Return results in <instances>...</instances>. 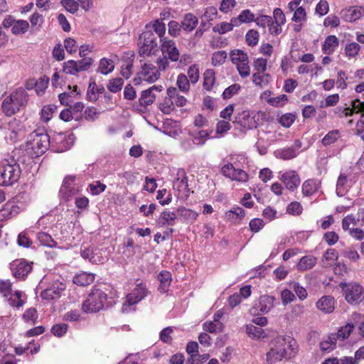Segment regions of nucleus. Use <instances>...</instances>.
Instances as JSON below:
<instances>
[{
  "label": "nucleus",
  "instance_id": "nucleus-17",
  "mask_svg": "<svg viewBox=\"0 0 364 364\" xmlns=\"http://www.w3.org/2000/svg\"><path fill=\"white\" fill-rule=\"evenodd\" d=\"M74 139L73 134L59 133L55 135L50 144L56 152L60 153L70 149L74 144Z\"/></svg>",
  "mask_w": 364,
  "mask_h": 364
},
{
  "label": "nucleus",
  "instance_id": "nucleus-53",
  "mask_svg": "<svg viewBox=\"0 0 364 364\" xmlns=\"http://www.w3.org/2000/svg\"><path fill=\"white\" fill-rule=\"evenodd\" d=\"M156 199L161 205H166L171 203L172 196L169 191L163 188L157 191Z\"/></svg>",
  "mask_w": 364,
  "mask_h": 364
},
{
  "label": "nucleus",
  "instance_id": "nucleus-19",
  "mask_svg": "<svg viewBox=\"0 0 364 364\" xmlns=\"http://www.w3.org/2000/svg\"><path fill=\"white\" fill-rule=\"evenodd\" d=\"M279 179L284 184L287 189L294 191L299 186L301 180L296 171L289 170L279 173Z\"/></svg>",
  "mask_w": 364,
  "mask_h": 364
},
{
  "label": "nucleus",
  "instance_id": "nucleus-33",
  "mask_svg": "<svg viewBox=\"0 0 364 364\" xmlns=\"http://www.w3.org/2000/svg\"><path fill=\"white\" fill-rule=\"evenodd\" d=\"M11 306L19 308L26 302V296L21 291H13L8 297L6 298Z\"/></svg>",
  "mask_w": 364,
  "mask_h": 364
},
{
  "label": "nucleus",
  "instance_id": "nucleus-38",
  "mask_svg": "<svg viewBox=\"0 0 364 364\" xmlns=\"http://www.w3.org/2000/svg\"><path fill=\"white\" fill-rule=\"evenodd\" d=\"M213 133V130L202 129L197 132L195 134H191V136H193V143L197 146H203L205 141L210 138V135Z\"/></svg>",
  "mask_w": 364,
  "mask_h": 364
},
{
  "label": "nucleus",
  "instance_id": "nucleus-22",
  "mask_svg": "<svg viewBox=\"0 0 364 364\" xmlns=\"http://www.w3.org/2000/svg\"><path fill=\"white\" fill-rule=\"evenodd\" d=\"M173 188L178 192V195L187 196L188 193V178L185 171L179 169L177 171L176 177L173 182Z\"/></svg>",
  "mask_w": 364,
  "mask_h": 364
},
{
  "label": "nucleus",
  "instance_id": "nucleus-14",
  "mask_svg": "<svg viewBox=\"0 0 364 364\" xmlns=\"http://www.w3.org/2000/svg\"><path fill=\"white\" fill-rule=\"evenodd\" d=\"M156 47V38L151 31H144L140 35L139 42V53L140 55H150Z\"/></svg>",
  "mask_w": 364,
  "mask_h": 364
},
{
  "label": "nucleus",
  "instance_id": "nucleus-48",
  "mask_svg": "<svg viewBox=\"0 0 364 364\" xmlns=\"http://www.w3.org/2000/svg\"><path fill=\"white\" fill-rule=\"evenodd\" d=\"M29 28V23L26 20H16L11 28V33L14 35H22L26 33Z\"/></svg>",
  "mask_w": 364,
  "mask_h": 364
},
{
  "label": "nucleus",
  "instance_id": "nucleus-7",
  "mask_svg": "<svg viewBox=\"0 0 364 364\" xmlns=\"http://www.w3.org/2000/svg\"><path fill=\"white\" fill-rule=\"evenodd\" d=\"M27 102V95L22 88L14 90L2 102V109L6 116H11L25 106Z\"/></svg>",
  "mask_w": 364,
  "mask_h": 364
},
{
  "label": "nucleus",
  "instance_id": "nucleus-24",
  "mask_svg": "<svg viewBox=\"0 0 364 364\" xmlns=\"http://www.w3.org/2000/svg\"><path fill=\"white\" fill-rule=\"evenodd\" d=\"M336 301L331 296H323L316 303V308L323 314H331L335 309Z\"/></svg>",
  "mask_w": 364,
  "mask_h": 364
},
{
  "label": "nucleus",
  "instance_id": "nucleus-35",
  "mask_svg": "<svg viewBox=\"0 0 364 364\" xmlns=\"http://www.w3.org/2000/svg\"><path fill=\"white\" fill-rule=\"evenodd\" d=\"M275 298L269 295L260 296L258 303V309L262 314L268 313L274 306Z\"/></svg>",
  "mask_w": 364,
  "mask_h": 364
},
{
  "label": "nucleus",
  "instance_id": "nucleus-31",
  "mask_svg": "<svg viewBox=\"0 0 364 364\" xmlns=\"http://www.w3.org/2000/svg\"><path fill=\"white\" fill-rule=\"evenodd\" d=\"M198 23V18L191 13L185 14L181 23V29L187 32L193 31Z\"/></svg>",
  "mask_w": 364,
  "mask_h": 364
},
{
  "label": "nucleus",
  "instance_id": "nucleus-59",
  "mask_svg": "<svg viewBox=\"0 0 364 364\" xmlns=\"http://www.w3.org/2000/svg\"><path fill=\"white\" fill-rule=\"evenodd\" d=\"M37 239L39 242L44 246L54 247L56 242L53 240L52 237L46 232H41L37 234Z\"/></svg>",
  "mask_w": 364,
  "mask_h": 364
},
{
  "label": "nucleus",
  "instance_id": "nucleus-32",
  "mask_svg": "<svg viewBox=\"0 0 364 364\" xmlns=\"http://www.w3.org/2000/svg\"><path fill=\"white\" fill-rule=\"evenodd\" d=\"M339 46V41L334 35L328 36L322 45V51L325 54L331 55Z\"/></svg>",
  "mask_w": 364,
  "mask_h": 364
},
{
  "label": "nucleus",
  "instance_id": "nucleus-55",
  "mask_svg": "<svg viewBox=\"0 0 364 364\" xmlns=\"http://www.w3.org/2000/svg\"><path fill=\"white\" fill-rule=\"evenodd\" d=\"M289 287L294 290L300 300L303 301L307 298L308 293L306 289L304 287L301 286L299 283L292 282L289 283Z\"/></svg>",
  "mask_w": 364,
  "mask_h": 364
},
{
  "label": "nucleus",
  "instance_id": "nucleus-3",
  "mask_svg": "<svg viewBox=\"0 0 364 364\" xmlns=\"http://www.w3.org/2000/svg\"><path fill=\"white\" fill-rule=\"evenodd\" d=\"M21 169L14 160H4L0 164V186H11L18 182L21 177Z\"/></svg>",
  "mask_w": 364,
  "mask_h": 364
},
{
  "label": "nucleus",
  "instance_id": "nucleus-61",
  "mask_svg": "<svg viewBox=\"0 0 364 364\" xmlns=\"http://www.w3.org/2000/svg\"><path fill=\"white\" fill-rule=\"evenodd\" d=\"M133 60L128 58L122 63L121 67V75L125 78L128 79L131 77L133 73Z\"/></svg>",
  "mask_w": 364,
  "mask_h": 364
},
{
  "label": "nucleus",
  "instance_id": "nucleus-2",
  "mask_svg": "<svg viewBox=\"0 0 364 364\" xmlns=\"http://www.w3.org/2000/svg\"><path fill=\"white\" fill-rule=\"evenodd\" d=\"M50 144V136L44 132H33L26 144V151L32 158H36L44 154Z\"/></svg>",
  "mask_w": 364,
  "mask_h": 364
},
{
  "label": "nucleus",
  "instance_id": "nucleus-57",
  "mask_svg": "<svg viewBox=\"0 0 364 364\" xmlns=\"http://www.w3.org/2000/svg\"><path fill=\"white\" fill-rule=\"evenodd\" d=\"M29 21L32 28L39 30L44 22V17L39 12H34L29 18Z\"/></svg>",
  "mask_w": 364,
  "mask_h": 364
},
{
  "label": "nucleus",
  "instance_id": "nucleus-52",
  "mask_svg": "<svg viewBox=\"0 0 364 364\" xmlns=\"http://www.w3.org/2000/svg\"><path fill=\"white\" fill-rule=\"evenodd\" d=\"M215 83V72L213 70H207L203 74V87L206 90H210Z\"/></svg>",
  "mask_w": 364,
  "mask_h": 364
},
{
  "label": "nucleus",
  "instance_id": "nucleus-29",
  "mask_svg": "<svg viewBox=\"0 0 364 364\" xmlns=\"http://www.w3.org/2000/svg\"><path fill=\"white\" fill-rule=\"evenodd\" d=\"M176 218L177 216L174 212L165 210L161 213L157 220V224L160 227L166 225L173 226L176 223Z\"/></svg>",
  "mask_w": 364,
  "mask_h": 364
},
{
  "label": "nucleus",
  "instance_id": "nucleus-20",
  "mask_svg": "<svg viewBox=\"0 0 364 364\" xmlns=\"http://www.w3.org/2000/svg\"><path fill=\"white\" fill-rule=\"evenodd\" d=\"M161 42V52L166 54L168 59L172 62H176L179 60L180 52L177 48L175 42L173 40L163 38Z\"/></svg>",
  "mask_w": 364,
  "mask_h": 364
},
{
  "label": "nucleus",
  "instance_id": "nucleus-54",
  "mask_svg": "<svg viewBox=\"0 0 364 364\" xmlns=\"http://www.w3.org/2000/svg\"><path fill=\"white\" fill-rule=\"evenodd\" d=\"M151 25L154 31L160 38V41H161L163 38H167V37L164 36L166 33V25L161 20H155L151 22Z\"/></svg>",
  "mask_w": 364,
  "mask_h": 364
},
{
  "label": "nucleus",
  "instance_id": "nucleus-23",
  "mask_svg": "<svg viewBox=\"0 0 364 364\" xmlns=\"http://www.w3.org/2000/svg\"><path fill=\"white\" fill-rule=\"evenodd\" d=\"M346 21L354 22L364 16V7L360 6H350L341 11Z\"/></svg>",
  "mask_w": 364,
  "mask_h": 364
},
{
  "label": "nucleus",
  "instance_id": "nucleus-30",
  "mask_svg": "<svg viewBox=\"0 0 364 364\" xmlns=\"http://www.w3.org/2000/svg\"><path fill=\"white\" fill-rule=\"evenodd\" d=\"M351 185V181L348 179L345 173H341L338 176L336 183V194L338 196H343L348 192Z\"/></svg>",
  "mask_w": 364,
  "mask_h": 364
},
{
  "label": "nucleus",
  "instance_id": "nucleus-9",
  "mask_svg": "<svg viewBox=\"0 0 364 364\" xmlns=\"http://www.w3.org/2000/svg\"><path fill=\"white\" fill-rule=\"evenodd\" d=\"M336 114H343L345 117L352 115L353 113H362L360 119L358 121L355 127L356 134L360 136L364 141V102L355 100L352 102V107H337L335 109Z\"/></svg>",
  "mask_w": 364,
  "mask_h": 364
},
{
  "label": "nucleus",
  "instance_id": "nucleus-34",
  "mask_svg": "<svg viewBox=\"0 0 364 364\" xmlns=\"http://www.w3.org/2000/svg\"><path fill=\"white\" fill-rule=\"evenodd\" d=\"M21 132V127L19 121L13 119L9 123V132L6 138L9 139L12 142H15L18 140Z\"/></svg>",
  "mask_w": 364,
  "mask_h": 364
},
{
  "label": "nucleus",
  "instance_id": "nucleus-1",
  "mask_svg": "<svg viewBox=\"0 0 364 364\" xmlns=\"http://www.w3.org/2000/svg\"><path fill=\"white\" fill-rule=\"evenodd\" d=\"M297 351L298 345L295 339L290 336H279L272 342L269 350L266 353V360L268 364H274L294 357Z\"/></svg>",
  "mask_w": 364,
  "mask_h": 364
},
{
  "label": "nucleus",
  "instance_id": "nucleus-43",
  "mask_svg": "<svg viewBox=\"0 0 364 364\" xmlns=\"http://www.w3.org/2000/svg\"><path fill=\"white\" fill-rule=\"evenodd\" d=\"M246 333L252 339H261L267 336L263 328L255 326L253 324H248L246 326Z\"/></svg>",
  "mask_w": 364,
  "mask_h": 364
},
{
  "label": "nucleus",
  "instance_id": "nucleus-49",
  "mask_svg": "<svg viewBox=\"0 0 364 364\" xmlns=\"http://www.w3.org/2000/svg\"><path fill=\"white\" fill-rule=\"evenodd\" d=\"M177 211L180 213L181 217L191 223L195 222L198 217L197 212L184 207L178 208Z\"/></svg>",
  "mask_w": 364,
  "mask_h": 364
},
{
  "label": "nucleus",
  "instance_id": "nucleus-46",
  "mask_svg": "<svg viewBox=\"0 0 364 364\" xmlns=\"http://www.w3.org/2000/svg\"><path fill=\"white\" fill-rule=\"evenodd\" d=\"M191 81L188 77L183 74L180 73L176 78V85L178 90L184 94L188 93L191 87Z\"/></svg>",
  "mask_w": 364,
  "mask_h": 364
},
{
  "label": "nucleus",
  "instance_id": "nucleus-56",
  "mask_svg": "<svg viewBox=\"0 0 364 364\" xmlns=\"http://www.w3.org/2000/svg\"><path fill=\"white\" fill-rule=\"evenodd\" d=\"M231 128V125L229 121L226 120H220L218 122L215 127V133L218 135L217 136H213V138L223 136L228 131H229Z\"/></svg>",
  "mask_w": 364,
  "mask_h": 364
},
{
  "label": "nucleus",
  "instance_id": "nucleus-10",
  "mask_svg": "<svg viewBox=\"0 0 364 364\" xmlns=\"http://www.w3.org/2000/svg\"><path fill=\"white\" fill-rule=\"evenodd\" d=\"M231 62L235 65L241 77H247L250 75V67L247 54L242 50L235 49L230 53Z\"/></svg>",
  "mask_w": 364,
  "mask_h": 364
},
{
  "label": "nucleus",
  "instance_id": "nucleus-45",
  "mask_svg": "<svg viewBox=\"0 0 364 364\" xmlns=\"http://www.w3.org/2000/svg\"><path fill=\"white\" fill-rule=\"evenodd\" d=\"M114 69V63L113 60L104 58L100 60L97 72L102 75H108Z\"/></svg>",
  "mask_w": 364,
  "mask_h": 364
},
{
  "label": "nucleus",
  "instance_id": "nucleus-51",
  "mask_svg": "<svg viewBox=\"0 0 364 364\" xmlns=\"http://www.w3.org/2000/svg\"><path fill=\"white\" fill-rule=\"evenodd\" d=\"M354 329V325L352 323H348L344 326L341 327L338 330L336 336V339L341 338L345 340L348 338Z\"/></svg>",
  "mask_w": 364,
  "mask_h": 364
},
{
  "label": "nucleus",
  "instance_id": "nucleus-44",
  "mask_svg": "<svg viewBox=\"0 0 364 364\" xmlns=\"http://www.w3.org/2000/svg\"><path fill=\"white\" fill-rule=\"evenodd\" d=\"M158 279L160 282L159 290L162 293L167 292L171 282V275L170 272L166 271L161 272L159 274Z\"/></svg>",
  "mask_w": 364,
  "mask_h": 364
},
{
  "label": "nucleus",
  "instance_id": "nucleus-41",
  "mask_svg": "<svg viewBox=\"0 0 364 364\" xmlns=\"http://www.w3.org/2000/svg\"><path fill=\"white\" fill-rule=\"evenodd\" d=\"M271 75L265 73H255L252 75L253 83L260 88L267 86L271 81Z\"/></svg>",
  "mask_w": 364,
  "mask_h": 364
},
{
  "label": "nucleus",
  "instance_id": "nucleus-21",
  "mask_svg": "<svg viewBox=\"0 0 364 364\" xmlns=\"http://www.w3.org/2000/svg\"><path fill=\"white\" fill-rule=\"evenodd\" d=\"M10 268L16 278L21 279L31 271L32 263L24 259L16 260L10 264Z\"/></svg>",
  "mask_w": 364,
  "mask_h": 364
},
{
  "label": "nucleus",
  "instance_id": "nucleus-16",
  "mask_svg": "<svg viewBox=\"0 0 364 364\" xmlns=\"http://www.w3.org/2000/svg\"><path fill=\"white\" fill-rule=\"evenodd\" d=\"M259 115L255 112L244 110L237 114L235 122L245 129H253L258 125Z\"/></svg>",
  "mask_w": 364,
  "mask_h": 364
},
{
  "label": "nucleus",
  "instance_id": "nucleus-39",
  "mask_svg": "<svg viewBox=\"0 0 364 364\" xmlns=\"http://www.w3.org/2000/svg\"><path fill=\"white\" fill-rule=\"evenodd\" d=\"M317 262V259L312 255H306L301 257L296 265L299 271H306L313 268Z\"/></svg>",
  "mask_w": 364,
  "mask_h": 364
},
{
  "label": "nucleus",
  "instance_id": "nucleus-40",
  "mask_svg": "<svg viewBox=\"0 0 364 364\" xmlns=\"http://www.w3.org/2000/svg\"><path fill=\"white\" fill-rule=\"evenodd\" d=\"M336 334H331L321 341L320 349L323 352H331L336 348Z\"/></svg>",
  "mask_w": 364,
  "mask_h": 364
},
{
  "label": "nucleus",
  "instance_id": "nucleus-15",
  "mask_svg": "<svg viewBox=\"0 0 364 364\" xmlns=\"http://www.w3.org/2000/svg\"><path fill=\"white\" fill-rule=\"evenodd\" d=\"M65 288L66 286L63 282L57 280L50 284L47 288L43 290L40 296L45 302H50L59 299Z\"/></svg>",
  "mask_w": 364,
  "mask_h": 364
},
{
  "label": "nucleus",
  "instance_id": "nucleus-25",
  "mask_svg": "<svg viewBox=\"0 0 364 364\" xmlns=\"http://www.w3.org/2000/svg\"><path fill=\"white\" fill-rule=\"evenodd\" d=\"M78 87L75 85L73 88L69 85L68 92H64L58 95L59 100L62 105H69L80 95Z\"/></svg>",
  "mask_w": 364,
  "mask_h": 364
},
{
  "label": "nucleus",
  "instance_id": "nucleus-62",
  "mask_svg": "<svg viewBox=\"0 0 364 364\" xmlns=\"http://www.w3.org/2000/svg\"><path fill=\"white\" fill-rule=\"evenodd\" d=\"M49 79L47 77L39 78L35 83V91L38 95H42L48 87Z\"/></svg>",
  "mask_w": 364,
  "mask_h": 364
},
{
  "label": "nucleus",
  "instance_id": "nucleus-4",
  "mask_svg": "<svg viewBox=\"0 0 364 364\" xmlns=\"http://www.w3.org/2000/svg\"><path fill=\"white\" fill-rule=\"evenodd\" d=\"M129 291L122 305L124 313H128L133 310L132 306L144 299L149 294L146 284L140 279H136L133 284H131Z\"/></svg>",
  "mask_w": 364,
  "mask_h": 364
},
{
  "label": "nucleus",
  "instance_id": "nucleus-42",
  "mask_svg": "<svg viewBox=\"0 0 364 364\" xmlns=\"http://www.w3.org/2000/svg\"><path fill=\"white\" fill-rule=\"evenodd\" d=\"M95 280V275L87 272H81L73 278V282L78 286H87Z\"/></svg>",
  "mask_w": 364,
  "mask_h": 364
},
{
  "label": "nucleus",
  "instance_id": "nucleus-47",
  "mask_svg": "<svg viewBox=\"0 0 364 364\" xmlns=\"http://www.w3.org/2000/svg\"><path fill=\"white\" fill-rule=\"evenodd\" d=\"M236 27L233 23V18H231L230 22H220L217 23L213 28V31L219 34H225L228 32L232 31L233 28Z\"/></svg>",
  "mask_w": 364,
  "mask_h": 364
},
{
  "label": "nucleus",
  "instance_id": "nucleus-28",
  "mask_svg": "<svg viewBox=\"0 0 364 364\" xmlns=\"http://www.w3.org/2000/svg\"><path fill=\"white\" fill-rule=\"evenodd\" d=\"M22 210V208L14 203H7L0 210V217L9 219L16 216Z\"/></svg>",
  "mask_w": 364,
  "mask_h": 364
},
{
  "label": "nucleus",
  "instance_id": "nucleus-8",
  "mask_svg": "<svg viewBox=\"0 0 364 364\" xmlns=\"http://www.w3.org/2000/svg\"><path fill=\"white\" fill-rule=\"evenodd\" d=\"M161 73L157 67L150 61L140 60V68L133 79L135 85L142 82L154 83L160 78Z\"/></svg>",
  "mask_w": 364,
  "mask_h": 364
},
{
  "label": "nucleus",
  "instance_id": "nucleus-27",
  "mask_svg": "<svg viewBox=\"0 0 364 364\" xmlns=\"http://www.w3.org/2000/svg\"><path fill=\"white\" fill-rule=\"evenodd\" d=\"M320 187V181L314 178L308 179L302 184V193L305 196H311L318 191Z\"/></svg>",
  "mask_w": 364,
  "mask_h": 364
},
{
  "label": "nucleus",
  "instance_id": "nucleus-36",
  "mask_svg": "<svg viewBox=\"0 0 364 364\" xmlns=\"http://www.w3.org/2000/svg\"><path fill=\"white\" fill-rule=\"evenodd\" d=\"M338 259V253L334 249H328L323 254L321 259L322 266L329 267L336 264Z\"/></svg>",
  "mask_w": 364,
  "mask_h": 364
},
{
  "label": "nucleus",
  "instance_id": "nucleus-26",
  "mask_svg": "<svg viewBox=\"0 0 364 364\" xmlns=\"http://www.w3.org/2000/svg\"><path fill=\"white\" fill-rule=\"evenodd\" d=\"M245 216V211L239 206H234L225 213V219L232 223H235L242 220Z\"/></svg>",
  "mask_w": 364,
  "mask_h": 364
},
{
  "label": "nucleus",
  "instance_id": "nucleus-5",
  "mask_svg": "<svg viewBox=\"0 0 364 364\" xmlns=\"http://www.w3.org/2000/svg\"><path fill=\"white\" fill-rule=\"evenodd\" d=\"M107 300V295L102 289L93 287L82 304V310L85 314L97 313L102 310Z\"/></svg>",
  "mask_w": 364,
  "mask_h": 364
},
{
  "label": "nucleus",
  "instance_id": "nucleus-12",
  "mask_svg": "<svg viewBox=\"0 0 364 364\" xmlns=\"http://www.w3.org/2000/svg\"><path fill=\"white\" fill-rule=\"evenodd\" d=\"M164 90V87L161 85H153L149 88L143 90L140 93V97L137 102L133 105V107L138 110L142 111V108H146L148 106L152 105L156 98V92H161Z\"/></svg>",
  "mask_w": 364,
  "mask_h": 364
},
{
  "label": "nucleus",
  "instance_id": "nucleus-60",
  "mask_svg": "<svg viewBox=\"0 0 364 364\" xmlns=\"http://www.w3.org/2000/svg\"><path fill=\"white\" fill-rule=\"evenodd\" d=\"M227 53L225 50L215 52L211 58V63L213 66H220L223 65L227 58Z\"/></svg>",
  "mask_w": 364,
  "mask_h": 364
},
{
  "label": "nucleus",
  "instance_id": "nucleus-58",
  "mask_svg": "<svg viewBox=\"0 0 364 364\" xmlns=\"http://www.w3.org/2000/svg\"><path fill=\"white\" fill-rule=\"evenodd\" d=\"M360 50V46L359 44L356 43H348L344 49L345 55L348 58H355L359 53Z\"/></svg>",
  "mask_w": 364,
  "mask_h": 364
},
{
  "label": "nucleus",
  "instance_id": "nucleus-13",
  "mask_svg": "<svg viewBox=\"0 0 364 364\" xmlns=\"http://www.w3.org/2000/svg\"><path fill=\"white\" fill-rule=\"evenodd\" d=\"M222 174L231 181L245 183L249 181V175L237 167L236 163H227L221 167Z\"/></svg>",
  "mask_w": 364,
  "mask_h": 364
},
{
  "label": "nucleus",
  "instance_id": "nucleus-63",
  "mask_svg": "<svg viewBox=\"0 0 364 364\" xmlns=\"http://www.w3.org/2000/svg\"><path fill=\"white\" fill-rule=\"evenodd\" d=\"M79 190L75 187L73 188H60V195L62 198L66 201L70 200L74 196H75Z\"/></svg>",
  "mask_w": 364,
  "mask_h": 364
},
{
  "label": "nucleus",
  "instance_id": "nucleus-11",
  "mask_svg": "<svg viewBox=\"0 0 364 364\" xmlns=\"http://www.w3.org/2000/svg\"><path fill=\"white\" fill-rule=\"evenodd\" d=\"M339 287L348 303L356 304L361 300L364 290L363 287L358 282H341Z\"/></svg>",
  "mask_w": 364,
  "mask_h": 364
},
{
  "label": "nucleus",
  "instance_id": "nucleus-6",
  "mask_svg": "<svg viewBox=\"0 0 364 364\" xmlns=\"http://www.w3.org/2000/svg\"><path fill=\"white\" fill-rule=\"evenodd\" d=\"M187 99L179 94L176 87H169L166 90V96L159 104V110L165 114H170L175 110V107H184L187 104Z\"/></svg>",
  "mask_w": 364,
  "mask_h": 364
},
{
  "label": "nucleus",
  "instance_id": "nucleus-64",
  "mask_svg": "<svg viewBox=\"0 0 364 364\" xmlns=\"http://www.w3.org/2000/svg\"><path fill=\"white\" fill-rule=\"evenodd\" d=\"M303 207L299 202L293 201L287 207V213L294 216L300 215L302 213Z\"/></svg>",
  "mask_w": 364,
  "mask_h": 364
},
{
  "label": "nucleus",
  "instance_id": "nucleus-18",
  "mask_svg": "<svg viewBox=\"0 0 364 364\" xmlns=\"http://www.w3.org/2000/svg\"><path fill=\"white\" fill-rule=\"evenodd\" d=\"M301 141L296 139L292 146L276 150L274 152V155L277 159L284 161L290 160L298 156L301 151Z\"/></svg>",
  "mask_w": 364,
  "mask_h": 364
},
{
  "label": "nucleus",
  "instance_id": "nucleus-37",
  "mask_svg": "<svg viewBox=\"0 0 364 364\" xmlns=\"http://www.w3.org/2000/svg\"><path fill=\"white\" fill-rule=\"evenodd\" d=\"M255 17V15L250 9H245L242 11L237 17L233 18V23L235 26H239L242 23L253 22Z\"/></svg>",
  "mask_w": 364,
  "mask_h": 364
},
{
  "label": "nucleus",
  "instance_id": "nucleus-50",
  "mask_svg": "<svg viewBox=\"0 0 364 364\" xmlns=\"http://www.w3.org/2000/svg\"><path fill=\"white\" fill-rule=\"evenodd\" d=\"M341 136L340 132L338 129L328 132L322 139L321 143L327 146L334 144Z\"/></svg>",
  "mask_w": 364,
  "mask_h": 364
}]
</instances>
